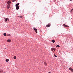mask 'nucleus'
Here are the masks:
<instances>
[{
  "label": "nucleus",
  "mask_w": 73,
  "mask_h": 73,
  "mask_svg": "<svg viewBox=\"0 0 73 73\" xmlns=\"http://www.w3.org/2000/svg\"><path fill=\"white\" fill-rule=\"evenodd\" d=\"M52 42H53V43H54L55 42V40H52Z\"/></svg>",
  "instance_id": "obj_13"
},
{
  "label": "nucleus",
  "mask_w": 73,
  "mask_h": 73,
  "mask_svg": "<svg viewBox=\"0 0 73 73\" xmlns=\"http://www.w3.org/2000/svg\"><path fill=\"white\" fill-rule=\"evenodd\" d=\"M43 13H45V11H44V12H43Z\"/></svg>",
  "instance_id": "obj_24"
},
{
  "label": "nucleus",
  "mask_w": 73,
  "mask_h": 73,
  "mask_svg": "<svg viewBox=\"0 0 73 73\" xmlns=\"http://www.w3.org/2000/svg\"><path fill=\"white\" fill-rule=\"evenodd\" d=\"M10 7V4H8L7 5V8L8 9Z\"/></svg>",
  "instance_id": "obj_2"
},
{
  "label": "nucleus",
  "mask_w": 73,
  "mask_h": 73,
  "mask_svg": "<svg viewBox=\"0 0 73 73\" xmlns=\"http://www.w3.org/2000/svg\"><path fill=\"white\" fill-rule=\"evenodd\" d=\"M15 0H13V2H14V1H15Z\"/></svg>",
  "instance_id": "obj_23"
},
{
  "label": "nucleus",
  "mask_w": 73,
  "mask_h": 73,
  "mask_svg": "<svg viewBox=\"0 0 73 73\" xmlns=\"http://www.w3.org/2000/svg\"><path fill=\"white\" fill-rule=\"evenodd\" d=\"M11 40L10 39H8L7 40V42H11Z\"/></svg>",
  "instance_id": "obj_8"
},
{
  "label": "nucleus",
  "mask_w": 73,
  "mask_h": 73,
  "mask_svg": "<svg viewBox=\"0 0 73 73\" xmlns=\"http://www.w3.org/2000/svg\"><path fill=\"white\" fill-rule=\"evenodd\" d=\"M56 47H58V48H60V46L58 45H57L56 46Z\"/></svg>",
  "instance_id": "obj_17"
},
{
  "label": "nucleus",
  "mask_w": 73,
  "mask_h": 73,
  "mask_svg": "<svg viewBox=\"0 0 73 73\" xmlns=\"http://www.w3.org/2000/svg\"><path fill=\"white\" fill-rule=\"evenodd\" d=\"M5 61L6 62H8L9 61V59H7L5 60Z\"/></svg>",
  "instance_id": "obj_12"
},
{
  "label": "nucleus",
  "mask_w": 73,
  "mask_h": 73,
  "mask_svg": "<svg viewBox=\"0 0 73 73\" xmlns=\"http://www.w3.org/2000/svg\"><path fill=\"white\" fill-rule=\"evenodd\" d=\"M3 71H0V73H3Z\"/></svg>",
  "instance_id": "obj_20"
},
{
  "label": "nucleus",
  "mask_w": 73,
  "mask_h": 73,
  "mask_svg": "<svg viewBox=\"0 0 73 73\" xmlns=\"http://www.w3.org/2000/svg\"><path fill=\"white\" fill-rule=\"evenodd\" d=\"M16 9L18 10L19 9V6H16Z\"/></svg>",
  "instance_id": "obj_6"
},
{
  "label": "nucleus",
  "mask_w": 73,
  "mask_h": 73,
  "mask_svg": "<svg viewBox=\"0 0 73 73\" xmlns=\"http://www.w3.org/2000/svg\"><path fill=\"white\" fill-rule=\"evenodd\" d=\"M34 30L35 31V32H36V33H37V29H36L34 27L33 28Z\"/></svg>",
  "instance_id": "obj_1"
},
{
  "label": "nucleus",
  "mask_w": 73,
  "mask_h": 73,
  "mask_svg": "<svg viewBox=\"0 0 73 73\" xmlns=\"http://www.w3.org/2000/svg\"><path fill=\"white\" fill-rule=\"evenodd\" d=\"M71 72H73V69H72V70H71Z\"/></svg>",
  "instance_id": "obj_22"
},
{
  "label": "nucleus",
  "mask_w": 73,
  "mask_h": 73,
  "mask_svg": "<svg viewBox=\"0 0 73 73\" xmlns=\"http://www.w3.org/2000/svg\"><path fill=\"white\" fill-rule=\"evenodd\" d=\"M69 70H72V68H70Z\"/></svg>",
  "instance_id": "obj_16"
},
{
  "label": "nucleus",
  "mask_w": 73,
  "mask_h": 73,
  "mask_svg": "<svg viewBox=\"0 0 73 73\" xmlns=\"http://www.w3.org/2000/svg\"><path fill=\"white\" fill-rule=\"evenodd\" d=\"M19 4H20V3H17L16 4L15 6H19Z\"/></svg>",
  "instance_id": "obj_9"
},
{
  "label": "nucleus",
  "mask_w": 73,
  "mask_h": 73,
  "mask_svg": "<svg viewBox=\"0 0 73 73\" xmlns=\"http://www.w3.org/2000/svg\"><path fill=\"white\" fill-rule=\"evenodd\" d=\"M63 26H64V27H67L68 28L69 27V26L67 25H65V24H64L63 25Z\"/></svg>",
  "instance_id": "obj_7"
},
{
  "label": "nucleus",
  "mask_w": 73,
  "mask_h": 73,
  "mask_svg": "<svg viewBox=\"0 0 73 73\" xmlns=\"http://www.w3.org/2000/svg\"><path fill=\"white\" fill-rule=\"evenodd\" d=\"M3 35H4V36H6V35H7V34H6V33H4L3 34Z\"/></svg>",
  "instance_id": "obj_14"
},
{
  "label": "nucleus",
  "mask_w": 73,
  "mask_h": 73,
  "mask_svg": "<svg viewBox=\"0 0 73 73\" xmlns=\"http://www.w3.org/2000/svg\"><path fill=\"white\" fill-rule=\"evenodd\" d=\"M5 22H7V21H9V19L8 18L5 19Z\"/></svg>",
  "instance_id": "obj_3"
},
{
  "label": "nucleus",
  "mask_w": 73,
  "mask_h": 73,
  "mask_svg": "<svg viewBox=\"0 0 73 73\" xmlns=\"http://www.w3.org/2000/svg\"><path fill=\"white\" fill-rule=\"evenodd\" d=\"M73 9H72L71 10V12H72L73 11Z\"/></svg>",
  "instance_id": "obj_19"
},
{
  "label": "nucleus",
  "mask_w": 73,
  "mask_h": 73,
  "mask_svg": "<svg viewBox=\"0 0 73 73\" xmlns=\"http://www.w3.org/2000/svg\"><path fill=\"white\" fill-rule=\"evenodd\" d=\"M70 1H72V0H70Z\"/></svg>",
  "instance_id": "obj_26"
},
{
  "label": "nucleus",
  "mask_w": 73,
  "mask_h": 73,
  "mask_svg": "<svg viewBox=\"0 0 73 73\" xmlns=\"http://www.w3.org/2000/svg\"><path fill=\"white\" fill-rule=\"evenodd\" d=\"M54 57H57V56L55 54H54Z\"/></svg>",
  "instance_id": "obj_18"
},
{
  "label": "nucleus",
  "mask_w": 73,
  "mask_h": 73,
  "mask_svg": "<svg viewBox=\"0 0 73 73\" xmlns=\"http://www.w3.org/2000/svg\"><path fill=\"white\" fill-rule=\"evenodd\" d=\"M44 64L45 66H47V64L45 62H44Z\"/></svg>",
  "instance_id": "obj_11"
},
{
  "label": "nucleus",
  "mask_w": 73,
  "mask_h": 73,
  "mask_svg": "<svg viewBox=\"0 0 73 73\" xmlns=\"http://www.w3.org/2000/svg\"><path fill=\"white\" fill-rule=\"evenodd\" d=\"M48 73H51V72H49Z\"/></svg>",
  "instance_id": "obj_25"
},
{
  "label": "nucleus",
  "mask_w": 73,
  "mask_h": 73,
  "mask_svg": "<svg viewBox=\"0 0 73 73\" xmlns=\"http://www.w3.org/2000/svg\"><path fill=\"white\" fill-rule=\"evenodd\" d=\"M50 27V25H46V27L47 28H48V27Z\"/></svg>",
  "instance_id": "obj_10"
},
{
  "label": "nucleus",
  "mask_w": 73,
  "mask_h": 73,
  "mask_svg": "<svg viewBox=\"0 0 73 73\" xmlns=\"http://www.w3.org/2000/svg\"><path fill=\"white\" fill-rule=\"evenodd\" d=\"M14 59H16V56H15L13 57Z\"/></svg>",
  "instance_id": "obj_15"
},
{
  "label": "nucleus",
  "mask_w": 73,
  "mask_h": 73,
  "mask_svg": "<svg viewBox=\"0 0 73 73\" xmlns=\"http://www.w3.org/2000/svg\"><path fill=\"white\" fill-rule=\"evenodd\" d=\"M11 3V2L10 1H9L7 3V4L8 5L10 4Z\"/></svg>",
  "instance_id": "obj_5"
},
{
  "label": "nucleus",
  "mask_w": 73,
  "mask_h": 73,
  "mask_svg": "<svg viewBox=\"0 0 73 73\" xmlns=\"http://www.w3.org/2000/svg\"><path fill=\"white\" fill-rule=\"evenodd\" d=\"M22 16H19V17H20V18H22Z\"/></svg>",
  "instance_id": "obj_21"
},
{
  "label": "nucleus",
  "mask_w": 73,
  "mask_h": 73,
  "mask_svg": "<svg viewBox=\"0 0 73 73\" xmlns=\"http://www.w3.org/2000/svg\"><path fill=\"white\" fill-rule=\"evenodd\" d=\"M51 50L53 51V52H54L55 50H56V48H51Z\"/></svg>",
  "instance_id": "obj_4"
}]
</instances>
